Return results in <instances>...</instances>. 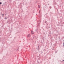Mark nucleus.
Instances as JSON below:
<instances>
[{
  "mask_svg": "<svg viewBox=\"0 0 64 64\" xmlns=\"http://www.w3.org/2000/svg\"><path fill=\"white\" fill-rule=\"evenodd\" d=\"M28 37H30V34H28Z\"/></svg>",
  "mask_w": 64,
  "mask_h": 64,
  "instance_id": "obj_1",
  "label": "nucleus"
},
{
  "mask_svg": "<svg viewBox=\"0 0 64 64\" xmlns=\"http://www.w3.org/2000/svg\"><path fill=\"white\" fill-rule=\"evenodd\" d=\"M31 32L32 34H34V32H33L32 31V30Z\"/></svg>",
  "mask_w": 64,
  "mask_h": 64,
  "instance_id": "obj_2",
  "label": "nucleus"
},
{
  "mask_svg": "<svg viewBox=\"0 0 64 64\" xmlns=\"http://www.w3.org/2000/svg\"><path fill=\"white\" fill-rule=\"evenodd\" d=\"M38 8H40V6L39 5H38Z\"/></svg>",
  "mask_w": 64,
  "mask_h": 64,
  "instance_id": "obj_3",
  "label": "nucleus"
},
{
  "mask_svg": "<svg viewBox=\"0 0 64 64\" xmlns=\"http://www.w3.org/2000/svg\"><path fill=\"white\" fill-rule=\"evenodd\" d=\"M45 22L46 23V24H47V25H48V24H47V23H48V22H47V21H46Z\"/></svg>",
  "mask_w": 64,
  "mask_h": 64,
  "instance_id": "obj_4",
  "label": "nucleus"
},
{
  "mask_svg": "<svg viewBox=\"0 0 64 64\" xmlns=\"http://www.w3.org/2000/svg\"><path fill=\"white\" fill-rule=\"evenodd\" d=\"M5 19H7V18H6V17H5L4 18Z\"/></svg>",
  "mask_w": 64,
  "mask_h": 64,
  "instance_id": "obj_5",
  "label": "nucleus"
},
{
  "mask_svg": "<svg viewBox=\"0 0 64 64\" xmlns=\"http://www.w3.org/2000/svg\"><path fill=\"white\" fill-rule=\"evenodd\" d=\"M40 23H39V24L38 25V26H40Z\"/></svg>",
  "mask_w": 64,
  "mask_h": 64,
  "instance_id": "obj_6",
  "label": "nucleus"
},
{
  "mask_svg": "<svg viewBox=\"0 0 64 64\" xmlns=\"http://www.w3.org/2000/svg\"><path fill=\"white\" fill-rule=\"evenodd\" d=\"M0 4H2V2H0Z\"/></svg>",
  "mask_w": 64,
  "mask_h": 64,
  "instance_id": "obj_7",
  "label": "nucleus"
},
{
  "mask_svg": "<svg viewBox=\"0 0 64 64\" xmlns=\"http://www.w3.org/2000/svg\"><path fill=\"white\" fill-rule=\"evenodd\" d=\"M36 31L37 32V29L36 30Z\"/></svg>",
  "mask_w": 64,
  "mask_h": 64,
  "instance_id": "obj_8",
  "label": "nucleus"
},
{
  "mask_svg": "<svg viewBox=\"0 0 64 64\" xmlns=\"http://www.w3.org/2000/svg\"><path fill=\"white\" fill-rule=\"evenodd\" d=\"M2 16H4V14H2Z\"/></svg>",
  "mask_w": 64,
  "mask_h": 64,
  "instance_id": "obj_9",
  "label": "nucleus"
},
{
  "mask_svg": "<svg viewBox=\"0 0 64 64\" xmlns=\"http://www.w3.org/2000/svg\"><path fill=\"white\" fill-rule=\"evenodd\" d=\"M63 46H64V43H63Z\"/></svg>",
  "mask_w": 64,
  "mask_h": 64,
  "instance_id": "obj_10",
  "label": "nucleus"
},
{
  "mask_svg": "<svg viewBox=\"0 0 64 64\" xmlns=\"http://www.w3.org/2000/svg\"><path fill=\"white\" fill-rule=\"evenodd\" d=\"M49 5V4H48V5Z\"/></svg>",
  "mask_w": 64,
  "mask_h": 64,
  "instance_id": "obj_11",
  "label": "nucleus"
},
{
  "mask_svg": "<svg viewBox=\"0 0 64 64\" xmlns=\"http://www.w3.org/2000/svg\"><path fill=\"white\" fill-rule=\"evenodd\" d=\"M35 39H37V38H35Z\"/></svg>",
  "mask_w": 64,
  "mask_h": 64,
  "instance_id": "obj_12",
  "label": "nucleus"
},
{
  "mask_svg": "<svg viewBox=\"0 0 64 64\" xmlns=\"http://www.w3.org/2000/svg\"><path fill=\"white\" fill-rule=\"evenodd\" d=\"M36 15H37V14H36Z\"/></svg>",
  "mask_w": 64,
  "mask_h": 64,
  "instance_id": "obj_13",
  "label": "nucleus"
},
{
  "mask_svg": "<svg viewBox=\"0 0 64 64\" xmlns=\"http://www.w3.org/2000/svg\"><path fill=\"white\" fill-rule=\"evenodd\" d=\"M63 61H64V60H63Z\"/></svg>",
  "mask_w": 64,
  "mask_h": 64,
  "instance_id": "obj_14",
  "label": "nucleus"
}]
</instances>
